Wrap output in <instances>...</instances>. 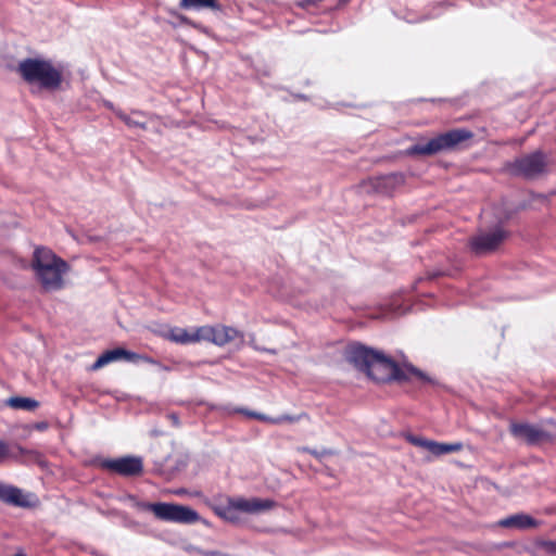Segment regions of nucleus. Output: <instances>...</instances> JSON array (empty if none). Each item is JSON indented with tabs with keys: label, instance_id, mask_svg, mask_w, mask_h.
<instances>
[{
	"label": "nucleus",
	"instance_id": "22",
	"mask_svg": "<svg viewBox=\"0 0 556 556\" xmlns=\"http://www.w3.org/2000/svg\"><path fill=\"white\" fill-rule=\"evenodd\" d=\"M116 115L118 116V118H121L126 125L130 126V127H140V128H146V125L143 123H139V122H135L134 119H131L128 115H126L124 112L122 111H117L116 112Z\"/></svg>",
	"mask_w": 556,
	"mask_h": 556
},
{
	"label": "nucleus",
	"instance_id": "9",
	"mask_svg": "<svg viewBox=\"0 0 556 556\" xmlns=\"http://www.w3.org/2000/svg\"><path fill=\"white\" fill-rule=\"evenodd\" d=\"M201 341H207L218 346H224L241 337L239 330L225 325L201 326Z\"/></svg>",
	"mask_w": 556,
	"mask_h": 556
},
{
	"label": "nucleus",
	"instance_id": "12",
	"mask_svg": "<svg viewBox=\"0 0 556 556\" xmlns=\"http://www.w3.org/2000/svg\"><path fill=\"white\" fill-rule=\"evenodd\" d=\"M140 356L137 353L128 351L124 348L106 350L92 364L91 369L99 370L100 368L106 366L108 364L116 361L123 359L126 362H137Z\"/></svg>",
	"mask_w": 556,
	"mask_h": 556
},
{
	"label": "nucleus",
	"instance_id": "17",
	"mask_svg": "<svg viewBox=\"0 0 556 556\" xmlns=\"http://www.w3.org/2000/svg\"><path fill=\"white\" fill-rule=\"evenodd\" d=\"M403 182L401 174H389L372 179V186L379 193L391 194L392 191Z\"/></svg>",
	"mask_w": 556,
	"mask_h": 556
},
{
	"label": "nucleus",
	"instance_id": "25",
	"mask_svg": "<svg viewBox=\"0 0 556 556\" xmlns=\"http://www.w3.org/2000/svg\"><path fill=\"white\" fill-rule=\"evenodd\" d=\"M544 548L548 554L556 556V541L546 542Z\"/></svg>",
	"mask_w": 556,
	"mask_h": 556
},
{
	"label": "nucleus",
	"instance_id": "24",
	"mask_svg": "<svg viewBox=\"0 0 556 556\" xmlns=\"http://www.w3.org/2000/svg\"><path fill=\"white\" fill-rule=\"evenodd\" d=\"M10 455L9 444L0 440V462L7 459Z\"/></svg>",
	"mask_w": 556,
	"mask_h": 556
},
{
	"label": "nucleus",
	"instance_id": "3",
	"mask_svg": "<svg viewBox=\"0 0 556 556\" xmlns=\"http://www.w3.org/2000/svg\"><path fill=\"white\" fill-rule=\"evenodd\" d=\"M16 73L28 85H37L43 90H59L63 83L62 66H55L47 59L26 58L18 63Z\"/></svg>",
	"mask_w": 556,
	"mask_h": 556
},
{
	"label": "nucleus",
	"instance_id": "28",
	"mask_svg": "<svg viewBox=\"0 0 556 556\" xmlns=\"http://www.w3.org/2000/svg\"><path fill=\"white\" fill-rule=\"evenodd\" d=\"M14 556H26V555H24V554H16V555H14Z\"/></svg>",
	"mask_w": 556,
	"mask_h": 556
},
{
	"label": "nucleus",
	"instance_id": "8",
	"mask_svg": "<svg viewBox=\"0 0 556 556\" xmlns=\"http://www.w3.org/2000/svg\"><path fill=\"white\" fill-rule=\"evenodd\" d=\"M99 467L109 472L123 477L139 476L143 471V463L140 457L124 456L119 458H104L99 462Z\"/></svg>",
	"mask_w": 556,
	"mask_h": 556
},
{
	"label": "nucleus",
	"instance_id": "15",
	"mask_svg": "<svg viewBox=\"0 0 556 556\" xmlns=\"http://www.w3.org/2000/svg\"><path fill=\"white\" fill-rule=\"evenodd\" d=\"M498 525L503 528H514V529H532L539 526V521L531 517L530 515L520 513L508 516L502 520H500Z\"/></svg>",
	"mask_w": 556,
	"mask_h": 556
},
{
	"label": "nucleus",
	"instance_id": "26",
	"mask_svg": "<svg viewBox=\"0 0 556 556\" xmlns=\"http://www.w3.org/2000/svg\"><path fill=\"white\" fill-rule=\"evenodd\" d=\"M304 451H306V452L311 453V454H312V455H314V456H316V455H317V453H316L315 451H311L309 448H305Z\"/></svg>",
	"mask_w": 556,
	"mask_h": 556
},
{
	"label": "nucleus",
	"instance_id": "20",
	"mask_svg": "<svg viewBox=\"0 0 556 556\" xmlns=\"http://www.w3.org/2000/svg\"><path fill=\"white\" fill-rule=\"evenodd\" d=\"M7 404L14 409L35 410L39 407V402L30 397L13 396L7 401Z\"/></svg>",
	"mask_w": 556,
	"mask_h": 556
},
{
	"label": "nucleus",
	"instance_id": "4",
	"mask_svg": "<svg viewBox=\"0 0 556 556\" xmlns=\"http://www.w3.org/2000/svg\"><path fill=\"white\" fill-rule=\"evenodd\" d=\"M473 138V132L466 128H454L438 134L426 142H418L408 147L405 154L408 156H432L441 152L459 148L464 142Z\"/></svg>",
	"mask_w": 556,
	"mask_h": 556
},
{
	"label": "nucleus",
	"instance_id": "14",
	"mask_svg": "<svg viewBox=\"0 0 556 556\" xmlns=\"http://www.w3.org/2000/svg\"><path fill=\"white\" fill-rule=\"evenodd\" d=\"M233 414H242L249 418L256 419L263 422L271 424V425H280L283 422H296L301 419L300 416H293V415H281L278 417H270L257 412L249 410L247 408L242 407H236L231 410Z\"/></svg>",
	"mask_w": 556,
	"mask_h": 556
},
{
	"label": "nucleus",
	"instance_id": "5",
	"mask_svg": "<svg viewBox=\"0 0 556 556\" xmlns=\"http://www.w3.org/2000/svg\"><path fill=\"white\" fill-rule=\"evenodd\" d=\"M134 507L141 511H151L156 519L176 523H194L199 520V514L190 507L174 503H149L138 501L135 496L129 497Z\"/></svg>",
	"mask_w": 556,
	"mask_h": 556
},
{
	"label": "nucleus",
	"instance_id": "7",
	"mask_svg": "<svg viewBox=\"0 0 556 556\" xmlns=\"http://www.w3.org/2000/svg\"><path fill=\"white\" fill-rule=\"evenodd\" d=\"M510 237V231L502 225H496L489 231H480L469 237L467 247L476 256L495 253Z\"/></svg>",
	"mask_w": 556,
	"mask_h": 556
},
{
	"label": "nucleus",
	"instance_id": "2",
	"mask_svg": "<svg viewBox=\"0 0 556 556\" xmlns=\"http://www.w3.org/2000/svg\"><path fill=\"white\" fill-rule=\"evenodd\" d=\"M31 268L46 291L62 289L64 286L63 276L70 270L67 262L46 247L35 249Z\"/></svg>",
	"mask_w": 556,
	"mask_h": 556
},
{
	"label": "nucleus",
	"instance_id": "6",
	"mask_svg": "<svg viewBox=\"0 0 556 556\" xmlns=\"http://www.w3.org/2000/svg\"><path fill=\"white\" fill-rule=\"evenodd\" d=\"M547 164V156L542 151H534L505 163L504 169L511 176L532 180L546 173Z\"/></svg>",
	"mask_w": 556,
	"mask_h": 556
},
{
	"label": "nucleus",
	"instance_id": "19",
	"mask_svg": "<svg viewBox=\"0 0 556 556\" xmlns=\"http://www.w3.org/2000/svg\"><path fill=\"white\" fill-rule=\"evenodd\" d=\"M463 448V443H439L434 441H430L428 445V451L433 455L440 456L443 454L459 452Z\"/></svg>",
	"mask_w": 556,
	"mask_h": 556
},
{
	"label": "nucleus",
	"instance_id": "27",
	"mask_svg": "<svg viewBox=\"0 0 556 556\" xmlns=\"http://www.w3.org/2000/svg\"><path fill=\"white\" fill-rule=\"evenodd\" d=\"M350 0H338L339 4H344L346 2H349Z\"/></svg>",
	"mask_w": 556,
	"mask_h": 556
},
{
	"label": "nucleus",
	"instance_id": "21",
	"mask_svg": "<svg viewBox=\"0 0 556 556\" xmlns=\"http://www.w3.org/2000/svg\"><path fill=\"white\" fill-rule=\"evenodd\" d=\"M237 511V508L233 507L231 497H228L227 504L224 507L216 509L218 516L231 522H236L239 520Z\"/></svg>",
	"mask_w": 556,
	"mask_h": 556
},
{
	"label": "nucleus",
	"instance_id": "11",
	"mask_svg": "<svg viewBox=\"0 0 556 556\" xmlns=\"http://www.w3.org/2000/svg\"><path fill=\"white\" fill-rule=\"evenodd\" d=\"M233 507L237 508L238 511H242L245 514H258L261 511H266L275 507L276 503L269 498H244V497H231Z\"/></svg>",
	"mask_w": 556,
	"mask_h": 556
},
{
	"label": "nucleus",
	"instance_id": "23",
	"mask_svg": "<svg viewBox=\"0 0 556 556\" xmlns=\"http://www.w3.org/2000/svg\"><path fill=\"white\" fill-rule=\"evenodd\" d=\"M408 442L412 443L413 445L415 446H419V447H424L426 450H428V445L430 443V440H426L424 438H420V437H415V435H409L407 438Z\"/></svg>",
	"mask_w": 556,
	"mask_h": 556
},
{
	"label": "nucleus",
	"instance_id": "18",
	"mask_svg": "<svg viewBox=\"0 0 556 556\" xmlns=\"http://www.w3.org/2000/svg\"><path fill=\"white\" fill-rule=\"evenodd\" d=\"M180 9L184 10H203L210 9L212 11H219L222 9L218 0H180Z\"/></svg>",
	"mask_w": 556,
	"mask_h": 556
},
{
	"label": "nucleus",
	"instance_id": "1",
	"mask_svg": "<svg viewBox=\"0 0 556 556\" xmlns=\"http://www.w3.org/2000/svg\"><path fill=\"white\" fill-rule=\"evenodd\" d=\"M346 359L355 368L379 383H405L413 379L422 386H437V381L412 364L400 365L378 350L362 344L352 345L346 352Z\"/></svg>",
	"mask_w": 556,
	"mask_h": 556
},
{
	"label": "nucleus",
	"instance_id": "10",
	"mask_svg": "<svg viewBox=\"0 0 556 556\" xmlns=\"http://www.w3.org/2000/svg\"><path fill=\"white\" fill-rule=\"evenodd\" d=\"M510 434L526 442L528 445H536L548 441L551 435L538 426L528 422H511L509 426Z\"/></svg>",
	"mask_w": 556,
	"mask_h": 556
},
{
	"label": "nucleus",
	"instance_id": "16",
	"mask_svg": "<svg viewBox=\"0 0 556 556\" xmlns=\"http://www.w3.org/2000/svg\"><path fill=\"white\" fill-rule=\"evenodd\" d=\"M0 501L3 503L20 506V507H27L29 504L26 501L23 492L12 485H7L4 483L0 482Z\"/></svg>",
	"mask_w": 556,
	"mask_h": 556
},
{
	"label": "nucleus",
	"instance_id": "13",
	"mask_svg": "<svg viewBox=\"0 0 556 556\" xmlns=\"http://www.w3.org/2000/svg\"><path fill=\"white\" fill-rule=\"evenodd\" d=\"M163 338L177 344H191L201 342L200 327L190 331L186 328L173 327L163 334Z\"/></svg>",
	"mask_w": 556,
	"mask_h": 556
}]
</instances>
